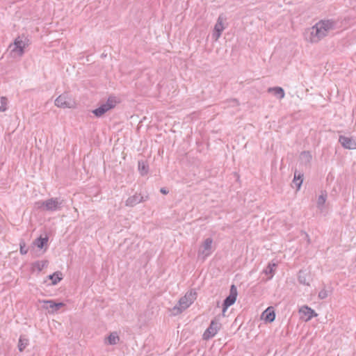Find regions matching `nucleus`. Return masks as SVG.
I'll list each match as a JSON object with an SVG mask.
<instances>
[{
    "mask_svg": "<svg viewBox=\"0 0 356 356\" xmlns=\"http://www.w3.org/2000/svg\"><path fill=\"white\" fill-rule=\"evenodd\" d=\"M333 26L334 23L332 20H320L312 26L305 29L304 38L309 43L316 44L327 35Z\"/></svg>",
    "mask_w": 356,
    "mask_h": 356,
    "instance_id": "obj_1",
    "label": "nucleus"
},
{
    "mask_svg": "<svg viewBox=\"0 0 356 356\" xmlns=\"http://www.w3.org/2000/svg\"><path fill=\"white\" fill-rule=\"evenodd\" d=\"M29 39L24 36H18L14 42L9 45L10 55L13 58H20L24 54L25 49L29 46Z\"/></svg>",
    "mask_w": 356,
    "mask_h": 356,
    "instance_id": "obj_2",
    "label": "nucleus"
},
{
    "mask_svg": "<svg viewBox=\"0 0 356 356\" xmlns=\"http://www.w3.org/2000/svg\"><path fill=\"white\" fill-rule=\"evenodd\" d=\"M196 298L197 294L195 291H190L187 292L186 295L179 300L178 305H175L172 309V315L176 316L181 314L194 302Z\"/></svg>",
    "mask_w": 356,
    "mask_h": 356,
    "instance_id": "obj_3",
    "label": "nucleus"
},
{
    "mask_svg": "<svg viewBox=\"0 0 356 356\" xmlns=\"http://www.w3.org/2000/svg\"><path fill=\"white\" fill-rule=\"evenodd\" d=\"M213 251V239L211 238H207L200 245L197 252V257L199 259L204 261Z\"/></svg>",
    "mask_w": 356,
    "mask_h": 356,
    "instance_id": "obj_4",
    "label": "nucleus"
},
{
    "mask_svg": "<svg viewBox=\"0 0 356 356\" xmlns=\"http://www.w3.org/2000/svg\"><path fill=\"white\" fill-rule=\"evenodd\" d=\"M117 104L115 97H110L107 101L99 107L92 111V113L97 118L103 116L107 111L113 108Z\"/></svg>",
    "mask_w": 356,
    "mask_h": 356,
    "instance_id": "obj_5",
    "label": "nucleus"
},
{
    "mask_svg": "<svg viewBox=\"0 0 356 356\" xmlns=\"http://www.w3.org/2000/svg\"><path fill=\"white\" fill-rule=\"evenodd\" d=\"M74 100L67 93H63L58 96L55 100V105L59 108H72L75 107Z\"/></svg>",
    "mask_w": 356,
    "mask_h": 356,
    "instance_id": "obj_6",
    "label": "nucleus"
},
{
    "mask_svg": "<svg viewBox=\"0 0 356 356\" xmlns=\"http://www.w3.org/2000/svg\"><path fill=\"white\" fill-rule=\"evenodd\" d=\"M44 209L49 211H55L60 209L62 201L58 198H50L41 202Z\"/></svg>",
    "mask_w": 356,
    "mask_h": 356,
    "instance_id": "obj_7",
    "label": "nucleus"
},
{
    "mask_svg": "<svg viewBox=\"0 0 356 356\" xmlns=\"http://www.w3.org/2000/svg\"><path fill=\"white\" fill-rule=\"evenodd\" d=\"M237 295V289L235 285L232 284L230 287L229 295L225 298L223 302V315H225L227 309L236 302Z\"/></svg>",
    "mask_w": 356,
    "mask_h": 356,
    "instance_id": "obj_8",
    "label": "nucleus"
},
{
    "mask_svg": "<svg viewBox=\"0 0 356 356\" xmlns=\"http://www.w3.org/2000/svg\"><path fill=\"white\" fill-rule=\"evenodd\" d=\"M220 327H221V325L218 321L213 320L211 322L210 325L205 330V332L203 334L204 339L208 340V339L213 337L217 334V332L220 330Z\"/></svg>",
    "mask_w": 356,
    "mask_h": 356,
    "instance_id": "obj_9",
    "label": "nucleus"
},
{
    "mask_svg": "<svg viewBox=\"0 0 356 356\" xmlns=\"http://www.w3.org/2000/svg\"><path fill=\"white\" fill-rule=\"evenodd\" d=\"M225 20V18L222 15H220L217 19V22L214 26L213 32L212 33V38L215 41H217L220 38L222 32L225 29L224 25Z\"/></svg>",
    "mask_w": 356,
    "mask_h": 356,
    "instance_id": "obj_10",
    "label": "nucleus"
},
{
    "mask_svg": "<svg viewBox=\"0 0 356 356\" xmlns=\"http://www.w3.org/2000/svg\"><path fill=\"white\" fill-rule=\"evenodd\" d=\"M40 302L42 304V307L43 309L48 310V312L51 314L56 312L64 306V303H56L52 300H40Z\"/></svg>",
    "mask_w": 356,
    "mask_h": 356,
    "instance_id": "obj_11",
    "label": "nucleus"
},
{
    "mask_svg": "<svg viewBox=\"0 0 356 356\" xmlns=\"http://www.w3.org/2000/svg\"><path fill=\"white\" fill-rule=\"evenodd\" d=\"M339 142L341 143L342 147H343L346 149H356V139L352 137L340 136L339 138Z\"/></svg>",
    "mask_w": 356,
    "mask_h": 356,
    "instance_id": "obj_12",
    "label": "nucleus"
},
{
    "mask_svg": "<svg viewBox=\"0 0 356 356\" xmlns=\"http://www.w3.org/2000/svg\"><path fill=\"white\" fill-rule=\"evenodd\" d=\"M144 201L143 197L140 194H135L129 197L125 202L127 207H134L137 204Z\"/></svg>",
    "mask_w": 356,
    "mask_h": 356,
    "instance_id": "obj_13",
    "label": "nucleus"
},
{
    "mask_svg": "<svg viewBox=\"0 0 356 356\" xmlns=\"http://www.w3.org/2000/svg\"><path fill=\"white\" fill-rule=\"evenodd\" d=\"M299 312L301 314V318L304 319L305 321L310 320L314 313V310L306 306L301 307Z\"/></svg>",
    "mask_w": 356,
    "mask_h": 356,
    "instance_id": "obj_14",
    "label": "nucleus"
},
{
    "mask_svg": "<svg viewBox=\"0 0 356 356\" xmlns=\"http://www.w3.org/2000/svg\"><path fill=\"white\" fill-rule=\"evenodd\" d=\"M326 200L327 193L325 192H321V194L318 196L317 200V207L321 213L324 212L325 209Z\"/></svg>",
    "mask_w": 356,
    "mask_h": 356,
    "instance_id": "obj_15",
    "label": "nucleus"
},
{
    "mask_svg": "<svg viewBox=\"0 0 356 356\" xmlns=\"http://www.w3.org/2000/svg\"><path fill=\"white\" fill-rule=\"evenodd\" d=\"M261 318L267 322H273L275 320V314L271 308H267L261 314Z\"/></svg>",
    "mask_w": 356,
    "mask_h": 356,
    "instance_id": "obj_16",
    "label": "nucleus"
},
{
    "mask_svg": "<svg viewBox=\"0 0 356 356\" xmlns=\"http://www.w3.org/2000/svg\"><path fill=\"white\" fill-rule=\"evenodd\" d=\"M268 92L273 93L278 99H282L284 97L285 93L282 88L281 87H273L268 89Z\"/></svg>",
    "mask_w": 356,
    "mask_h": 356,
    "instance_id": "obj_17",
    "label": "nucleus"
},
{
    "mask_svg": "<svg viewBox=\"0 0 356 356\" xmlns=\"http://www.w3.org/2000/svg\"><path fill=\"white\" fill-rule=\"evenodd\" d=\"M275 267V264H269L267 267L264 269L263 273L268 275V277L266 280V281L270 280L273 277Z\"/></svg>",
    "mask_w": 356,
    "mask_h": 356,
    "instance_id": "obj_18",
    "label": "nucleus"
},
{
    "mask_svg": "<svg viewBox=\"0 0 356 356\" xmlns=\"http://www.w3.org/2000/svg\"><path fill=\"white\" fill-rule=\"evenodd\" d=\"M298 279L300 284L309 285V276L305 271L300 270Z\"/></svg>",
    "mask_w": 356,
    "mask_h": 356,
    "instance_id": "obj_19",
    "label": "nucleus"
},
{
    "mask_svg": "<svg viewBox=\"0 0 356 356\" xmlns=\"http://www.w3.org/2000/svg\"><path fill=\"white\" fill-rule=\"evenodd\" d=\"M302 184V175H300V173L297 174V172L296 171L295 174H294V178L293 180V183H292L293 187L295 186L296 188V190L298 191V190H300Z\"/></svg>",
    "mask_w": 356,
    "mask_h": 356,
    "instance_id": "obj_20",
    "label": "nucleus"
},
{
    "mask_svg": "<svg viewBox=\"0 0 356 356\" xmlns=\"http://www.w3.org/2000/svg\"><path fill=\"white\" fill-rule=\"evenodd\" d=\"M48 242V237H39L37 239H35L33 242L34 245L38 247L39 249H42L44 245L47 244Z\"/></svg>",
    "mask_w": 356,
    "mask_h": 356,
    "instance_id": "obj_21",
    "label": "nucleus"
},
{
    "mask_svg": "<svg viewBox=\"0 0 356 356\" xmlns=\"http://www.w3.org/2000/svg\"><path fill=\"white\" fill-rule=\"evenodd\" d=\"M120 341V337L118 335L116 332H112L111 334L106 339V343L110 345H115L117 344Z\"/></svg>",
    "mask_w": 356,
    "mask_h": 356,
    "instance_id": "obj_22",
    "label": "nucleus"
},
{
    "mask_svg": "<svg viewBox=\"0 0 356 356\" xmlns=\"http://www.w3.org/2000/svg\"><path fill=\"white\" fill-rule=\"evenodd\" d=\"M29 344V339L24 337H20L18 343V348L20 352L23 351Z\"/></svg>",
    "mask_w": 356,
    "mask_h": 356,
    "instance_id": "obj_23",
    "label": "nucleus"
},
{
    "mask_svg": "<svg viewBox=\"0 0 356 356\" xmlns=\"http://www.w3.org/2000/svg\"><path fill=\"white\" fill-rule=\"evenodd\" d=\"M138 165V170L142 175H145L147 173L148 166L144 161H139Z\"/></svg>",
    "mask_w": 356,
    "mask_h": 356,
    "instance_id": "obj_24",
    "label": "nucleus"
},
{
    "mask_svg": "<svg viewBox=\"0 0 356 356\" xmlns=\"http://www.w3.org/2000/svg\"><path fill=\"white\" fill-rule=\"evenodd\" d=\"M60 276L61 273L59 272H56L52 275H50L49 276V280H51V284L55 285L61 280L62 277Z\"/></svg>",
    "mask_w": 356,
    "mask_h": 356,
    "instance_id": "obj_25",
    "label": "nucleus"
},
{
    "mask_svg": "<svg viewBox=\"0 0 356 356\" xmlns=\"http://www.w3.org/2000/svg\"><path fill=\"white\" fill-rule=\"evenodd\" d=\"M302 163H308L312 159V155L309 152H303L300 156Z\"/></svg>",
    "mask_w": 356,
    "mask_h": 356,
    "instance_id": "obj_26",
    "label": "nucleus"
},
{
    "mask_svg": "<svg viewBox=\"0 0 356 356\" xmlns=\"http://www.w3.org/2000/svg\"><path fill=\"white\" fill-rule=\"evenodd\" d=\"M47 266V261H38L33 264V267L38 271H41L43 268Z\"/></svg>",
    "mask_w": 356,
    "mask_h": 356,
    "instance_id": "obj_27",
    "label": "nucleus"
},
{
    "mask_svg": "<svg viewBox=\"0 0 356 356\" xmlns=\"http://www.w3.org/2000/svg\"><path fill=\"white\" fill-rule=\"evenodd\" d=\"M20 245V253L22 254H26L28 252V249L26 248L25 242L22 241L19 243Z\"/></svg>",
    "mask_w": 356,
    "mask_h": 356,
    "instance_id": "obj_28",
    "label": "nucleus"
},
{
    "mask_svg": "<svg viewBox=\"0 0 356 356\" xmlns=\"http://www.w3.org/2000/svg\"><path fill=\"white\" fill-rule=\"evenodd\" d=\"M7 99L5 97L1 98L0 106H4V111L6 110Z\"/></svg>",
    "mask_w": 356,
    "mask_h": 356,
    "instance_id": "obj_29",
    "label": "nucleus"
},
{
    "mask_svg": "<svg viewBox=\"0 0 356 356\" xmlns=\"http://www.w3.org/2000/svg\"><path fill=\"white\" fill-rule=\"evenodd\" d=\"M327 292H326V291H321L319 293V294H318L319 298H321V299H323V298H326V297H327Z\"/></svg>",
    "mask_w": 356,
    "mask_h": 356,
    "instance_id": "obj_30",
    "label": "nucleus"
},
{
    "mask_svg": "<svg viewBox=\"0 0 356 356\" xmlns=\"http://www.w3.org/2000/svg\"><path fill=\"white\" fill-rule=\"evenodd\" d=\"M160 191L163 194H167L168 193V191L166 189L163 188H162Z\"/></svg>",
    "mask_w": 356,
    "mask_h": 356,
    "instance_id": "obj_31",
    "label": "nucleus"
},
{
    "mask_svg": "<svg viewBox=\"0 0 356 356\" xmlns=\"http://www.w3.org/2000/svg\"><path fill=\"white\" fill-rule=\"evenodd\" d=\"M230 102L233 104V106L234 105H238V102H237V101L236 99H233Z\"/></svg>",
    "mask_w": 356,
    "mask_h": 356,
    "instance_id": "obj_32",
    "label": "nucleus"
},
{
    "mask_svg": "<svg viewBox=\"0 0 356 356\" xmlns=\"http://www.w3.org/2000/svg\"><path fill=\"white\" fill-rule=\"evenodd\" d=\"M302 235H303V236H304V237H305V238H307V241H309L308 235H307L306 233H303V234H302Z\"/></svg>",
    "mask_w": 356,
    "mask_h": 356,
    "instance_id": "obj_33",
    "label": "nucleus"
},
{
    "mask_svg": "<svg viewBox=\"0 0 356 356\" xmlns=\"http://www.w3.org/2000/svg\"><path fill=\"white\" fill-rule=\"evenodd\" d=\"M4 111V106H0V112Z\"/></svg>",
    "mask_w": 356,
    "mask_h": 356,
    "instance_id": "obj_34",
    "label": "nucleus"
}]
</instances>
